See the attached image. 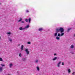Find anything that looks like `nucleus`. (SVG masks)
Masks as SVG:
<instances>
[{
  "label": "nucleus",
  "instance_id": "f257e3e1",
  "mask_svg": "<svg viewBox=\"0 0 75 75\" xmlns=\"http://www.w3.org/2000/svg\"><path fill=\"white\" fill-rule=\"evenodd\" d=\"M56 31L57 33L60 31L61 33H62L64 32V28H60L59 29L57 28L56 29Z\"/></svg>",
  "mask_w": 75,
  "mask_h": 75
},
{
  "label": "nucleus",
  "instance_id": "f03ea898",
  "mask_svg": "<svg viewBox=\"0 0 75 75\" xmlns=\"http://www.w3.org/2000/svg\"><path fill=\"white\" fill-rule=\"evenodd\" d=\"M30 27V25H27L24 28H23V27H20L19 28L20 30H25V29L29 28Z\"/></svg>",
  "mask_w": 75,
  "mask_h": 75
},
{
  "label": "nucleus",
  "instance_id": "7ed1b4c3",
  "mask_svg": "<svg viewBox=\"0 0 75 75\" xmlns=\"http://www.w3.org/2000/svg\"><path fill=\"white\" fill-rule=\"evenodd\" d=\"M61 33H62L61 34V35L59 33H58V37H61V36H63V35H64V33L63 32Z\"/></svg>",
  "mask_w": 75,
  "mask_h": 75
},
{
  "label": "nucleus",
  "instance_id": "20e7f679",
  "mask_svg": "<svg viewBox=\"0 0 75 75\" xmlns=\"http://www.w3.org/2000/svg\"><path fill=\"white\" fill-rule=\"evenodd\" d=\"M25 51L26 52L27 55L29 54V51H28V49H25Z\"/></svg>",
  "mask_w": 75,
  "mask_h": 75
},
{
  "label": "nucleus",
  "instance_id": "39448f33",
  "mask_svg": "<svg viewBox=\"0 0 75 75\" xmlns=\"http://www.w3.org/2000/svg\"><path fill=\"white\" fill-rule=\"evenodd\" d=\"M8 37H10V35H11V32L10 31H9L7 33H6Z\"/></svg>",
  "mask_w": 75,
  "mask_h": 75
},
{
  "label": "nucleus",
  "instance_id": "423d86ee",
  "mask_svg": "<svg viewBox=\"0 0 75 75\" xmlns=\"http://www.w3.org/2000/svg\"><path fill=\"white\" fill-rule=\"evenodd\" d=\"M67 71H68V73L69 74H70L71 72V69H68Z\"/></svg>",
  "mask_w": 75,
  "mask_h": 75
},
{
  "label": "nucleus",
  "instance_id": "0eeeda50",
  "mask_svg": "<svg viewBox=\"0 0 75 75\" xmlns=\"http://www.w3.org/2000/svg\"><path fill=\"white\" fill-rule=\"evenodd\" d=\"M61 62H59L57 64V67H60V64H61Z\"/></svg>",
  "mask_w": 75,
  "mask_h": 75
},
{
  "label": "nucleus",
  "instance_id": "6e6552de",
  "mask_svg": "<svg viewBox=\"0 0 75 75\" xmlns=\"http://www.w3.org/2000/svg\"><path fill=\"white\" fill-rule=\"evenodd\" d=\"M3 67H0V72H2V71H3Z\"/></svg>",
  "mask_w": 75,
  "mask_h": 75
},
{
  "label": "nucleus",
  "instance_id": "1a4fd4ad",
  "mask_svg": "<svg viewBox=\"0 0 75 75\" xmlns=\"http://www.w3.org/2000/svg\"><path fill=\"white\" fill-rule=\"evenodd\" d=\"M56 59H57V57H55L54 58L52 59L53 61H55Z\"/></svg>",
  "mask_w": 75,
  "mask_h": 75
},
{
  "label": "nucleus",
  "instance_id": "9d476101",
  "mask_svg": "<svg viewBox=\"0 0 75 75\" xmlns=\"http://www.w3.org/2000/svg\"><path fill=\"white\" fill-rule=\"evenodd\" d=\"M56 38L57 40H60V38L58 36H57L56 37Z\"/></svg>",
  "mask_w": 75,
  "mask_h": 75
},
{
  "label": "nucleus",
  "instance_id": "9b49d317",
  "mask_svg": "<svg viewBox=\"0 0 75 75\" xmlns=\"http://www.w3.org/2000/svg\"><path fill=\"white\" fill-rule=\"evenodd\" d=\"M13 63H11L10 64H9V67L10 68H11V67H12V66H13Z\"/></svg>",
  "mask_w": 75,
  "mask_h": 75
},
{
  "label": "nucleus",
  "instance_id": "f8f14e48",
  "mask_svg": "<svg viewBox=\"0 0 75 75\" xmlns=\"http://www.w3.org/2000/svg\"><path fill=\"white\" fill-rule=\"evenodd\" d=\"M58 34V33L57 32H56L54 33V37H56L57 36V34Z\"/></svg>",
  "mask_w": 75,
  "mask_h": 75
},
{
  "label": "nucleus",
  "instance_id": "ddd939ff",
  "mask_svg": "<svg viewBox=\"0 0 75 75\" xmlns=\"http://www.w3.org/2000/svg\"><path fill=\"white\" fill-rule=\"evenodd\" d=\"M34 62L36 64H38V59H36L34 61Z\"/></svg>",
  "mask_w": 75,
  "mask_h": 75
},
{
  "label": "nucleus",
  "instance_id": "4468645a",
  "mask_svg": "<svg viewBox=\"0 0 75 75\" xmlns=\"http://www.w3.org/2000/svg\"><path fill=\"white\" fill-rule=\"evenodd\" d=\"M8 40L10 42H12V39H11L10 37L8 38Z\"/></svg>",
  "mask_w": 75,
  "mask_h": 75
},
{
  "label": "nucleus",
  "instance_id": "2eb2a0df",
  "mask_svg": "<svg viewBox=\"0 0 75 75\" xmlns=\"http://www.w3.org/2000/svg\"><path fill=\"white\" fill-rule=\"evenodd\" d=\"M42 30H43V29L42 28H40L39 29V31H42Z\"/></svg>",
  "mask_w": 75,
  "mask_h": 75
},
{
  "label": "nucleus",
  "instance_id": "dca6fc26",
  "mask_svg": "<svg viewBox=\"0 0 75 75\" xmlns=\"http://www.w3.org/2000/svg\"><path fill=\"white\" fill-rule=\"evenodd\" d=\"M23 48H24V45H22L21 48V49L22 51H23Z\"/></svg>",
  "mask_w": 75,
  "mask_h": 75
},
{
  "label": "nucleus",
  "instance_id": "f3484780",
  "mask_svg": "<svg viewBox=\"0 0 75 75\" xmlns=\"http://www.w3.org/2000/svg\"><path fill=\"white\" fill-rule=\"evenodd\" d=\"M36 69H37L38 71H40V67H36Z\"/></svg>",
  "mask_w": 75,
  "mask_h": 75
},
{
  "label": "nucleus",
  "instance_id": "a211bd4d",
  "mask_svg": "<svg viewBox=\"0 0 75 75\" xmlns=\"http://www.w3.org/2000/svg\"><path fill=\"white\" fill-rule=\"evenodd\" d=\"M70 48L72 49H73L74 48V45H71L70 47Z\"/></svg>",
  "mask_w": 75,
  "mask_h": 75
},
{
  "label": "nucleus",
  "instance_id": "6ab92c4d",
  "mask_svg": "<svg viewBox=\"0 0 75 75\" xmlns=\"http://www.w3.org/2000/svg\"><path fill=\"white\" fill-rule=\"evenodd\" d=\"M31 18H29L28 19V21H29V23H30V22H31Z\"/></svg>",
  "mask_w": 75,
  "mask_h": 75
},
{
  "label": "nucleus",
  "instance_id": "aec40b11",
  "mask_svg": "<svg viewBox=\"0 0 75 75\" xmlns=\"http://www.w3.org/2000/svg\"><path fill=\"white\" fill-rule=\"evenodd\" d=\"M71 29L70 28H68V29L67 30V32H69V31H70V30H71Z\"/></svg>",
  "mask_w": 75,
  "mask_h": 75
},
{
  "label": "nucleus",
  "instance_id": "412c9836",
  "mask_svg": "<svg viewBox=\"0 0 75 75\" xmlns=\"http://www.w3.org/2000/svg\"><path fill=\"white\" fill-rule=\"evenodd\" d=\"M22 20V18H21L18 21V22H20V21H21Z\"/></svg>",
  "mask_w": 75,
  "mask_h": 75
},
{
  "label": "nucleus",
  "instance_id": "4be33fe9",
  "mask_svg": "<svg viewBox=\"0 0 75 75\" xmlns=\"http://www.w3.org/2000/svg\"><path fill=\"white\" fill-rule=\"evenodd\" d=\"M1 66H2V67H5V65L4 64H1Z\"/></svg>",
  "mask_w": 75,
  "mask_h": 75
},
{
  "label": "nucleus",
  "instance_id": "5701e85b",
  "mask_svg": "<svg viewBox=\"0 0 75 75\" xmlns=\"http://www.w3.org/2000/svg\"><path fill=\"white\" fill-rule=\"evenodd\" d=\"M19 56L20 57H21L22 55L21 54V53H20L19 54Z\"/></svg>",
  "mask_w": 75,
  "mask_h": 75
},
{
  "label": "nucleus",
  "instance_id": "b1692460",
  "mask_svg": "<svg viewBox=\"0 0 75 75\" xmlns=\"http://www.w3.org/2000/svg\"><path fill=\"white\" fill-rule=\"evenodd\" d=\"M3 61V59L1 58H0V61Z\"/></svg>",
  "mask_w": 75,
  "mask_h": 75
},
{
  "label": "nucleus",
  "instance_id": "393cba45",
  "mask_svg": "<svg viewBox=\"0 0 75 75\" xmlns=\"http://www.w3.org/2000/svg\"><path fill=\"white\" fill-rule=\"evenodd\" d=\"M21 23H22V24H24V21H22L21 22Z\"/></svg>",
  "mask_w": 75,
  "mask_h": 75
},
{
  "label": "nucleus",
  "instance_id": "a878e982",
  "mask_svg": "<svg viewBox=\"0 0 75 75\" xmlns=\"http://www.w3.org/2000/svg\"><path fill=\"white\" fill-rule=\"evenodd\" d=\"M26 59L25 58H23L22 59V60H23V61H25Z\"/></svg>",
  "mask_w": 75,
  "mask_h": 75
},
{
  "label": "nucleus",
  "instance_id": "bb28decb",
  "mask_svg": "<svg viewBox=\"0 0 75 75\" xmlns=\"http://www.w3.org/2000/svg\"><path fill=\"white\" fill-rule=\"evenodd\" d=\"M25 21H26V22H28V19H26L25 20Z\"/></svg>",
  "mask_w": 75,
  "mask_h": 75
},
{
  "label": "nucleus",
  "instance_id": "cd10ccee",
  "mask_svg": "<svg viewBox=\"0 0 75 75\" xmlns=\"http://www.w3.org/2000/svg\"><path fill=\"white\" fill-rule=\"evenodd\" d=\"M27 43H28V44H31V42H27Z\"/></svg>",
  "mask_w": 75,
  "mask_h": 75
},
{
  "label": "nucleus",
  "instance_id": "c85d7f7f",
  "mask_svg": "<svg viewBox=\"0 0 75 75\" xmlns=\"http://www.w3.org/2000/svg\"><path fill=\"white\" fill-rule=\"evenodd\" d=\"M72 75H75V72H73L72 73Z\"/></svg>",
  "mask_w": 75,
  "mask_h": 75
},
{
  "label": "nucleus",
  "instance_id": "c756f323",
  "mask_svg": "<svg viewBox=\"0 0 75 75\" xmlns=\"http://www.w3.org/2000/svg\"><path fill=\"white\" fill-rule=\"evenodd\" d=\"M26 13H28V12H29V11L28 10H27L26 11Z\"/></svg>",
  "mask_w": 75,
  "mask_h": 75
},
{
  "label": "nucleus",
  "instance_id": "7c9ffc66",
  "mask_svg": "<svg viewBox=\"0 0 75 75\" xmlns=\"http://www.w3.org/2000/svg\"><path fill=\"white\" fill-rule=\"evenodd\" d=\"M64 65V62L62 63V65Z\"/></svg>",
  "mask_w": 75,
  "mask_h": 75
},
{
  "label": "nucleus",
  "instance_id": "2f4dec72",
  "mask_svg": "<svg viewBox=\"0 0 75 75\" xmlns=\"http://www.w3.org/2000/svg\"><path fill=\"white\" fill-rule=\"evenodd\" d=\"M57 55V54H56V53H55V54H54V56H55V55Z\"/></svg>",
  "mask_w": 75,
  "mask_h": 75
},
{
  "label": "nucleus",
  "instance_id": "473e14b6",
  "mask_svg": "<svg viewBox=\"0 0 75 75\" xmlns=\"http://www.w3.org/2000/svg\"><path fill=\"white\" fill-rule=\"evenodd\" d=\"M71 53L72 54H74V52H71Z\"/></svg>",
  "mask_w": 75,
  "mask_h": 75
},
{
  "label": "nucleus",
  "instance_id": "72a5a7b5",
  "mask_svg": "<svg viewBox=\"0 0 75 75\" xmlns=\"http://www.w3.org/2000/svg\"><path fill=\"white\" fill-rule=\"evenodd\" d=\"M18 46H20V44H18Z\"/></svg>",
  "mask_w": 75,
  "mask_h": 75
},
{
  "label": "nucleus",
  "instance_id": "f704fd0d",
  "mask_svg": "<svg viewBox=\"0 0 75 75\" xmlns=\"http://www.w3.org/2000/svg\"><path fill=\"white\" fill-rule=\"evenodd\" d=\"M74 37H75V34H74Z\"/></svg>",
  "mask_w": 75,
  "mask_h": 75
},
{
  "label": "nucleus",
  "instance_id": "c9c22d12",
  "mask_svg": "<svg viewBox=\"0 0 75 75\" xmlns=\"http://www.w3.org/2000/svg\"><path fill=\"white\" fill-rule=\"evenodd\" d=\"M1 39V37L0 36V40Z\"/></svg>",
  "mask_w": 75,
  "mask_h": 75
},
{
  "label": "nucleus",
  "instance_id": "e433bc0d",
  "mask_svg": "<svg viewBox=\"0 0 75 75\" xmlns=\"http://www.w3.org/2000/svg\"><path fill=\"white\" fill-rule=\"evenodd\" d=\"M11 75L10 74H8V75Z\"/></svg>",
  "mask_w": 75,
  "mask_h": 75
}]
</instances>
